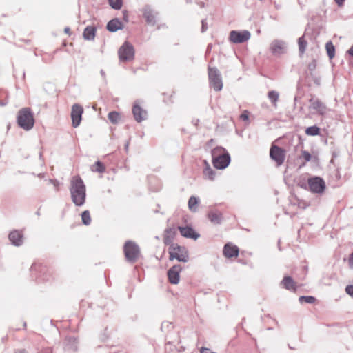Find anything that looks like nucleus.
<instances>
[{
	"label": "nucleus",
	"instance_id": "obj_15",
	"mask_svg": "<svg viewBox=\"0 0 353 353\" xmlns=\"http://www.w3.org/2000/svg\"><path fill=\"white\" fill-rule=\"evenodd\" d=\"M310 107L321 115H324L327 112L326 105L317 99H311Z\"/></svg>",
	"mask_w": 353,
	"mask_h": 353
},
{
	"label": "nucleus",
	"instance_id": "obj_6",
	"mask_svg": "<svg viewBox=\"0 0 353 353\" xmlns=\"http://www.w3.org/2000/svg\"><path fill=\"white\" fill-rule=\"evenodd\" d=\"M119 59L122 61H131L134 57V50L131 43L125 41L119 48Z\"/></svg>",
	"mask_w": 353,
	"mask_h": 353
},
{
	"label": "nucleus",
	"instance_id": "obj_39",
	"mask_svg": "<svg viewBox=\"0 0 353 353\" xmlns=\"http://www.w3.org/2000/svg\"><path fill=\"white\" fill-rule=\"evenodd\" d=\"M345 292L347 294L353 298V285H350L345 288Z\"/></svg>",
	"mask_w": 353,
	"mask_h": 353
},
{
	"label": "nucleus",
	"instance_id": "obj_27",
	"mask_svg": "<svg viewBox=\"0 0 353 353\" xmlns=\"http://www.w3.org/2000/svg\"><path fill=\"white\" fill-rule=\"evenodd\" d=\"M109 121L112 124H117L121 119V115L119 112L116 111L110 112L108 115Z\"/></svg>",
	"mask_w": 353,
	"mask_h": 353
},
{
	"label": "nucleus",
	"instance_id": "obj_21",
	"mask_svg": "<svg viewBox=\"0 0 353 353\" xmlns=\"http://www.w3.org/2000/svg\"><path fill=\"white\" fill-rule=\"evenodd\" d=\"M123 28L122 22L118 19L110 20L107 24V29L110 32H116Z\"/></svg>",
	"mask_w": 353,
	"mask_h": 353
},
{
	"label": "nucleus",
	"instance_id": "obj_31",
	"mask_svg": "<svg viewBox=\"0 0 353 353\" xmlns=\"http://www.w3.org/2000/svg\"><path fill=\"white\" fill-rule=\"evenodd\" d=\"M81 219L82 222L84 225H88L91 223V216L90 212L88 210H85L81 214Z\"/></svg>",
	"mask_w": 353,
	"mask_h": 353
},
{
	"label": "nucleus",
	"instance_id": "obj_30",
	"mask_svg": "<svg viewBox=\"0 0 353 353\" xmlns=\"http://www.w3.org/2000/svg\"><path fill=\"white\" fill-rule=\"evenodd\" d=\"M92 171L102 173L105 172V168L101 161H97L91 168Z\"/></svg>",
	"mask_w": 353,
	"mask_h": 353
},
{
	"label": "nucleus",
	"instance_id": "obj_35",
	"mask_svg": "<svg viewBox=\"0 0 353 353\" xmlns=\"http://www.w3.org/2000/svg\"><path fill=\"white\" fill-rule=\"evenodd\" d=\"M279 93L276 91L272 90L268 92V98L274 105H276V103L279 99Z\"/></svg>",
	"mask_w": 353,
	"mask_h": 353
},
{
	"label": "nucleus",
	"instance_id": "obj_42",
	"mask_svg": "<svg viewBox=\"0 0 353 353\" xmlns=\"http://www.w3.org/2000/svg\"><path fill=\"white\" fill-rule=\"evenodd\" d=\"M64 32L69 35L71 34L70 28L69 27L65 28Z\"/></svg>",
	"mask_w": 353,
	"mask_h": 353
},
{
	"label": "nucleus",
	"instance_id": "obj_33",
	"mask_svg": "<svg viewBox=\"0 0 353 353\" xmlns=\"http://www.w3.org/2000/svg\"><path fill=\"white\" fill-rule=\"evenodd\" d=\"M299 301L301 303H314L316 301V298L312 296H301L299 297Z\"/></svg>",
	"mask_w": 353,
	"mask_h": 353
},
{
	"label": "nucleus",
	"instance_id": "obj_4",
	"mask_svg": "<svg viewBox=\"0 0 353 353\" xmlns=\"http://www.w3.org/2000/svg\"><path fill=\"white\" fill-rule=\"evenodd\" d=\"M168 253L170 261L176 259L179 261L187 262L189 259L188 252L186 248L178 244H172L168 248Z\"/></svg>",
	"mask_w": 353,
	"mask_h": 353
},
{
	"label": "nucleus",
	"instance_id": "obj_18",
	"mask_svg": "<svg viewBox=\"0 0 353 353\" xmlns=\"http://www.w3.org/2000/svg\"><path fill=\"white\" fill-rule=\"evenodd\" d=\"M285 43L282 41L275 40L270 46V50L272 54L279 55L284 52Z\"/></svg>",
	"mask_w": 353,
	"mask_h": 353
},
{
	"label": "nucleus",
	"instance_id": "obj_16",
	"mask_svg": "<svg viewBox=\"0 0 353 353\" xmlns=\"http://www.w3.org/2000/svg\"><path fill=\"white\" fill-rule=\"evenodd\" d=\"M178 230H179L181 234L185 238H190L193 239H196L199 234L194 231L193 228L191 227H178Z\"/></svg>",
	"mask_w": 353,
	"mask_h": 353
},
{
	"label": "nucleus",
	"instance_id": "obj_38",
	"mask_svg": "<svg viewBox=\"0 0 353 353\" xmlns=\"http://www.w3.org/2000/svg\"><path fill=\"white\" fill-rule=\"evenodd\" d=\"M240 119L243 121H248L249 119V112L244 110L240 115Z\"/></svg>",
	"mask_w": 353,
	"mask_h": 353
},
{
	"label": "nucleus",
	"instance_id": "obj_44",
	"mask_svg": "<svg viewBox=\"0 0 353 353\" xmlns=\"http://www.w3.org/2000/svg\"><path fill=\"white\" fill-rule=\"evenodd\" d=\"M15 353H26L25 350H18L15 352Z\"/></svg>",
	"mask_w": 353,
	"mask_h": 353
},
{
	"label": "nucleus",
	"instance_id": "obj_2",
	"mask_svg": "<svg viewBox=\"0 0 353 353\" xmlns=\"http://www.w3.org/2000/svg\"><path fill=\"white\" fill-rule=\"evenodd\" d=\"M212 163L217 169L225 168L230 162V156L223 147H216L212 151Z\"/></svg>",
	"mask_w": 353,
	"mask_h": 353
},
{
	"label": "nucleus",
	"instance_id": "obj_28",
	"mask_svg": "<svg viewBox=\"0 0 353 353\" xmlns=\"http://www.w3.org/2000/svg\"><path fill=\"white\" fill-rule=\"evenodd\" d=\"M298 44H299V50L301 54H304L306 47L307 45V42L306 39H305L304 35L301 37L298 40Z\"/></svg>",
	"mask_w": 353,
	"mask_h": 353
},
{
	"label": "nucleus",
	"instance_id": "obj_34",
	"mask_svg": "<svg viewBox=\"0 0 353 353\" xmlns=\"http://www.w3.org/2000/svg\"><path fill=\"white\" fill-rule=\"evenodd\" d=\"M302 158L304 159V162L302 163V166H304L305 165L306 162H308L312 159V156L309 152H307L306 150H302L301 154L299 157V159H302Z\"/></svg>",
	"mask_w": 353,
	"mask_h": 353
},
{
	"label": "nucleus",
	"instance_id": "obj_12",
	"mask_svg": "<svg viewBox=\"0 0 353 353\" xmlns=\"http://www.w3.org/2000/svg\"><path fill=\"white\" fill-rule=\"evenodd\" d=\"M181 270L182 268L180 265H175L168 271V277L170 283L174 285L179 283Z\"/></svg>",
	"mask_w": 353,
	"mask_h": 353
},
{
	"label": "nucleus",
	"instance_id": "obj_22",
	"mask_svg": "<svg viewBox=\"0 0 353 353\" xmlns=\"http://www.w3.org/2000/svg\"><path fill=\"white\" fill-rule=\"evenodd\" d=\"M176 232L172 229L166 230L165 231L163 241L165 245H171L173 243Z\"/></svg>",
	"mask_w": 353,
	"mask_h": 353
},
{
	"label": "nucleus",
	"instance_id": "obj_36",
	"mask_svg": "<svg viewBox=\"0 0 353 353\" xmlns=\"http://www.w3.org/2000/svg\"><path fill=\"white\" fill-rule=\"evenodd\" d=\"M110 5L114 9L119 10L122 7V0H108Z\"/></svg>",
	"mask_w": 353,
	"mask_h": 353
},
{
	"label": "nucleus",
	"instance_id": "obj_24",
	"mask_svg": "<svg viewBox=\"0 0 353 353\" xmlns=\"http://www.w3.org/2000/svg\"><path fill=\"white\" fill-rule=\"evenodd\" d=\"M203 163L205 165L203 171L204 178L210 181H213L214 179L215 172L210 168L209 163L206 161H204Z\"/></svg>",
	"mask_w": 353,
	"mask_h": 353
},
{
	"label": "nucleus",
	"instance_id": "obj_32",
	"mask_svg": "<svg viewBox=\"0 0 353 353\" xmlns=\"http://www.w3.org/2000/svg\"><path fill=\"white\" fill-rule=\"evenodd\" d=\"M320 132V129L316 125L307 128L305 130V134L310 136L318 135Z\"/></svg>",
	"mask_w": 353,
	"mask_h": 353
},
{
	"label": "nucleus",
	"instance_id": "obj_7",
	"mask_svg": "<svg viewBox=\"0 0 353 353\" xmlns=\"http://www.w3.org/2000/svg\"><path fill=\"white\" fill-rule=\"evenodd\" d=\"M270 158L276 162L277 166L281 165L285 159V150L272 144L270 150Z\"/></svg>",
	"mask_w": 353,
	"mask_h": 353
},
{
	"label": "nucleus",
	"instance_id": "obj_5",
	"mask_svg": "<svg viewBox=\"0 0 353 353\" xmlns=\"http://www.w3.org/2000/svg\"><path fill=\"white\" fill-rule=\"evenodd\" d=\"M123 252L125 259L130 262L134 263L139 258V248L134 242L127 241L123 246Z\"/></svg>",
	"mask_w": 353,
	"mask_h": 353
},
{
	"label": "nucleus",
	"instance_id": "obj_37",
	"mask_svg": "<svg viewBox=\"0 0 353 353\" xmlns=\"http://www.w3.org/2000/svg\"><path fill=\"white\" fill-rule=\"evenodd\" d=\"M174 92L172 90H170L168 92H163V95H164L163 101L165 103L172 101V98L173 96Z\"/></svg>",
	"mask_w": 353,
	"mask_h": 353
},
{
	"label": "nucleus",
	"instance_id": "obj_17",
	"mask_svg": "<svg viewBox=\"0 0 353 353\" xmlns=\"http://www.w3.org/2000/svg\"><path fill=\"white\" fill-rule=\"evenodd\" d=\"M143 16L148 25L154 26L157 23V17L153 11L149 8H145L143 10Z\"/></svg>",
	"mask_w": 353,
	"mask_h": 353
},
{
	"label": "nucleus",
	"instance_id": "obj_8",
	"mask_svg": "<svg viewBox=\"0 0 353 353\" xmlns=\"http://www.w3.org/2000/svg\"><path fill=\"white\" fill-rule=\"evenodd\" d=\"M209 81L210 86L216 91H220L223 88L222 81L216 68H209Z\"/></svg>",
	"mask_w": 353,
	"mask_h": 353
},
{
	"label": "nucleus",
	"instance_id": "obj_11",
	"mask_svg": "<svg viewBox=\"0 0 353 353\" xmlns=\"http://www.w3.org/2000/svg\"><path fill=\"white\" fill-rule=\"evenodd\" d=\"M308 185L310 190L312 192L315 193H321L325 188V182L320 177H314L310 179L308 181Z\"/></svg>",
	"mask_w": 353,
	"mask_h": 353
},
{
	"label": "nucleus",
	"instance_id": "obj_13",
	"mask_svg": "<svg viewBox=\"0 0 353 353\" xmlns=\"http://www.w3.org/2000/svg\"><path fill=\"white\" fill-rule=\"evenodd\" d=\"M132 114L136 121L141 122L147 119V112L141 105L137 103L133 105Z\"/></svg>",
	"mask_w": 353,
	"mask_h": 353
},
{
	"label": "nucleus",
	"instance_id": "obj_26",
	"mask_svg": "<svg viewBox=\"0 0 353 353\" xmlns=\"http://www.w3.org/2000/svg\"><path fill=\"white\" fill-rule=\"evenodd\" d=\"M96 34V28L94 26H90L85 28L83 31V37L87 40H92L94 39Z\"/></svg>",
	"mask_w": 353,
	"mask_h": 353
},
{
	"label": "nucleus",
	"instance_id": "obj_43",
	"mask_svg": "<svg viewBox=\"0 0 353 353\" xmlns=\"http://www.w3.org/2000/svg\"><path fill=\"white\" fill-rule=\"evenodd\" d=\"M348 53H349V54H350L351 56L353 57V45L352 46V47L348 50Z\"/></svg>",
	"mask_w": 353,
	"mask_h": 353
},
{
	"label": "nucleus",
	"instance_id": "obj_23",
	"mask_svg": "<svg viewBox=\"0 0 353 353\" xmlns=\"http://www.w3.org/2000/svg\"><path fill=\"white\" fill-rule=\"evenodd\" d=\"M208 217L214 224H219L222 220V214L217 210H210Z\"/></svg>",
	"mask_w": 353,
	"mask_h": 353
},
{
	"label": "nucleus",
	"instance_id": "obj_20",
	"mask_svg": "<svg viewBox=\"0 0 353 353\" xmlns=\"http://www.w3.org/2000/svg\"><path fill=\"white\" fill-rule=\"evenodd\" d=\"M281 285L284 288L288 290L296 292L297 290L296 283L290 276H285L283 277Z\"/></svg>",
	"mask_w": 353,
	"mask_h": 353
},
{
	"label": "nucleus",
	"instance_id": "obj_9",
	"mask_svg": "<svg viewBox=\"0 0 353 353\" xmlns=\"http://www.w3.org/2000/svg\"><path fill=\"white\" fill-rule=\"evenodd\" d=\"M250 32L248 30H232L230 33V41L234 43H241L247 41L250 38Z\"/></svg>",
	"mask_w": 353,
	"mask_h": 353
},
{
	"label": "nucleus",
	"instance_id": "obj_40",
	"mask_svg": "<svg viewBox=\"0 0 353 353\" xmlns=\"http://www.w3.org/2000/svg\"><path fill=\"white\" fill-rule=\"evenodd\" d=\"M348 263L350 268L353 269V252L349 256Z\"/></svg>",
	"mask_w": 353,
	"mask_h": 353
},
{
	"label": "nucleus",
	"instance_id": "obj_10",
	"mask_svg": "<svg viewBox=\"0 0 353 353\" xmlns=\"http://www.w3.org/2000/svg\"><path fill=\"white\" fill-rule=\"evenodd\" d=\"M83 113V108L81 105L76 103L72 106L71 119L72 125L74 128H77L80 125Z\"/></svg>",
	"mask_w": 353,
	"mask_h": 353
},
{
	"label": "nucleus",
	"instance_id": "obj_41",
	"mask_svg": "<svg viewBox=\"0 0 353 353\" xmlns=\"http://www.w3.org/2000/svg\"><path fill=\"white\" fill-rule=\"evenodd\" d=\"M339 6H341L343 4L345 0H334Z\"/></svg>",
	"mask_w": 353,
	"mask_h": 353
},
{
	"label": "nucleus",
	"instance_id": "obj_3",
	"mask_svg": "<svg viewBox=\"0 0 353 353\" xmlns=\"http://www.w3.org/2000/svg\"><path fill=\"white\" fill-rule=\"evenodd\" d=\"M17 123L21 128L26 130L33 128L34 119L30 108H23L19 111Z\"/></svg>",
	"mask_w": 353,
	"mask_h": 353
},
{
	"label": "nucleus",
	"instance_id": "obj_29",
	"mask_svg": "<svg viewBox=\"0 0 353 353\" xmlns=\"http://www.w3.org/2000/svg\"><path fill=\"white\" fill-rule=\"evenodd\" d=\"M327 55L330 59H333L335 55V48L331 41L327 42L325 45Z\"/></svg>",
	"mask_w": 353,
	"mask_h": 353
},
{
	"label": "nucleus",
	"instance_id": "obj_1",
	"mask_svg": "<svg viewBox=\"0 0 353 353\" xmlns=\"http://www.w3.org/2000/svg\"><path fill=\"white\" fill-rule=\"evenodd\" d=\"M70 192L73 203L77 205H82L85 201V186L79 176H74L70 181Z\"/></svg>",
	"mask_w": 353,
	"mask_h": 353
},
{
	"label": "nucleus",
	"instance_id": "obj_19",
	"mask_svg": "<svg viewBox=\"0 0 353 353\" xmlns=\"http://www.w3.org/2000/svg\"><path fill=\"white\" fill-rule=\"evenodd\" d=\"M9 239L14 245H20L23 242V234L19 230H15L9 234Z\"/></svg>",
	"mask_w": 353,
	"mask_h": 353
},
{
	"label": "nucleus",
	"instance_id": "obj_14",
	"mask_svg": "<svg viewBox=\"0 0 353 353\" xmlns=\"http://www.w3.org/2000/svg\"><path fill=\"white\" fill-rule=\"evenodd\" d=\"M239 248L231 243H226L223 249V254L224 256L227 259L237 257L239 256Z\"/></svg>",
	"mask_w": 353,
	"mask_h": 353
},
{
	"label": "nucleus",
	"instance_id": "obj_25",
	"mask_svg": "<svg viewBox=\"0 0 353 353\" xmlns=\"http://www.w3.org/2000/svg\"><path fill=\"white\" fill-rule=\"evenodd\" d=\"M200 200L198 197L192 196L189 199L188 205L191 212H195L197 211L199 205Z\"/></svg>",
	"mask_w": 353,
	"mask_h": 353
}]
</instances>
